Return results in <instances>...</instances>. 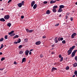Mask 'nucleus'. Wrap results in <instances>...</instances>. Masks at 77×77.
I'll return each mask as SVG.
<instances>
[{
  "label": "nucleus",
  "mask_w": 77,
  "mask_h": 77,
  "mask_svg": "<svg viewBox=\"0 0 77 77\" xmlns=\"http://www.w3.org/2000/svg\"><path fill=\"white\" fill-rule=\"evenodd\" d=\"M4 47V45H3V44H2L1 45V48H3Z\"/></svg>",
  "instance_id": "nucleus-38"
},
{
  "label": "nucleus",
  "mask_w": 77,
  "mask_h": 77,
  "mask_svg": "<svg viewBox=\"0 0 77 77\" xmlns=\"http://www.w3.org/2000/svg\"><path fill=\"white\" fill-rule=\"evenodd\" d=\"M75 36H77V33H74L71 35L72 38V39H73V38H74Z\"/></svg>",
  "instance_id": "nucleus-4"
},
{
  "label": "nucleus",
  "mask_w": 77,
  "mask_h": 77,
  "mask_svg": "<svg viewBox=\"0 0 77 77\" xmlns=\"http://www.w3.org/2000/svg\"><path fill=\"white\" fill-rule=\"evenodd\" d=\"M60 41H63V38L62 37H60Z\"/></svg>",
  "instance_id": "nucleus-42"
},
{
  "label": "nucleus",
  "mask_w": 77,
  "mask_h": 77,
  "mask_svg": "<svg viewBox=\"0 0 77 77\" xmlns=\"http://www.w3.org/2000/svg\"><path fill=\"white\" fill-rule=\"evenodd\" d=\"M61 16H62V15L60 14V15L59 16V17H61Z\"/></svg>",
  "instance_id": "nucleus-63"
},
{
  "label": "nucleus",
  "mask_w": 77,
  "mask_h": 77,
  "mask_svg": "<svg viewBox=\"0 0 77 77\" xmlns=\"http://www.w3.org/2000/svg\"><path fill=\"white\" fill-rule=\"evenodd\" d=\"M66 15H69V13H67L66 14Z\"/></svg>",
  "instance_id": "nucleus-53"
},
{
  "label": "nucleus",
  "mask_w": 77,
  "mask_h": 77,
  "mask_svg": "<svg viewBox=\"0 0 77 77\" xmlns=\"http://www.w3.org/2000/svg\"><path fill=\"white\" fill-rule=\"evenodd\" d=\"M75 60L76 61H77V56H76L75 57Z\"/></svg>",
  "instance_id": "nucleus-40"
},
{
  "label": "nucleus",
  "mask_w": 77,
  "mask_h": 77,
  "mask_svg": "<svg viewBox=\"0 0 77 77\" xmlns=\"http://www.w3.org/2000/svg\"><path fill=\"white\" fill-rule=\"evenodd\" d=\"M18 6L19 8H21L22 6V4L21 3H19L17 5Z\"/></svg>",
  "instance_id": "nucleus-12"
},
{
  "label": "nucleus",
  "mask_w": 77,
  "mask_h": 77,
  "mask_svg": "<svg viewBox=\"0 0 77 77\" xmlns=\"http://www.w3.org/2000/svg\"><path fill=\"white\" fill-rule=\"evenodd\" d=\"M59 58H61L62 57V55H61V54H59Z\"/></svg>",
  "instance_id": "nucleus-41"
},
{
  "label": "nucleus",
  "mask_w": 77,
  "mask_h": 77,
  "mask_svg": "<svg viewBox=\"0 0 77 77\" xmlns=\"http://www.w3.org/2000/svg\"><path fill=\"white\" fill-rule=\"evenodd\" d=\"M75 11L74 10H73L72 11V13H74V12Z\"/></svg>",
  "instance_id": "nucleus-55"
},
{
  "label": "nucleus",
  "mask_w": 77,
  "mask_h": 77,
  "mask_svg": "<svg viewBox=\"0 0 77 77\" xmlns=\"http://www.w3.org/2000/svg\"><path fill=\"white\" fill-rule=\"evenodd\" d=\"M18 37H19V36L18 35H16L14 36V38L15 39V38H18Z\"/></svg>",
  "instance_id": "nucleus-25"
},
{
  "label": "nucleus",
  "mask_w": 77,
  "mask_h": 77,
  "mask_svg": "<svg viewBox=\"0 0 77 77\" xmlns=\"http://www.w3.org/2000/svg\"><path fill=\"white\" fill-rule=\"evenodd\" d=\"M18 42H14V44H18Z\"/></svg>",
  "instance_id": "nucleus-47"
},
{
  "label": "nucleus",
  "mask_w": 77,
  "mask_h": 77,
  "mask_svg": "<svg viewBox=\"0 0 77 77\" xmlns=\"http://www.w3.org/2000/svg\"><path fill=\"white\" fill-rule=\"evenodd\" d=\"M47 14H50V11L49 10H47L46 12Z\"/></svg>",
  "instance_id": "nucleus-16"
},
{
  "label": "nucleus",
  "mask_w": 77,
  "mask_h": 77,
  "mask_svg": "<svg viewBox=\"0 0 77 77\" xmlns=\"http://www.w3.org/2000/svg\"><path fill=\"white\" fill-rule=\"evenodd\" d=\"M37 7V5L35 4L34 5L33 7V8L34 9H36Z\"/></svg>",
  "instance_id": "nucleus-14"
},
{
  "label": "nucleus",
  "mask_w": 77,
  "mask_h": 77,
  "mask_svg": "<svg viewBox=\"0 0 77 77\" xmlns=\"http://www.w3.org/2000/svg\"><path fill=\"white\" fill-rule=\"evenodd\" d=\"M3 54V53L2 52H0V55H2Z\"/></svg>",
  "instance_id": "nucleus-61"
},
{
  "label": "nucleus",
  "mask_w": 77,
  "mask_h": 77,
  "mask_svg": "<svg viewBox=\"0 0 77 77\" xmlns=\"http://www.w3.org/2000/svg\"><path fill=\"white\" fill-rule=\"evenodd\" d=\"M5 20L4 19V18H2L0 19V21H1L2 22H5Z\"/></svg>",
  "instance_id": "nucleus-9"
},
{
  "label": "nucleus",
  "mask_w": 77,
  "mask_h": 77,
  "mask_svg": "<svg viewBox=\"0 0 77 77\" xmlns=\"http://www.w3.org/2000/svg\"><path fill=\"white\" fill-rule=\"evenodd\" d=\"M48 2L47 1H45L43 3L44 4H47V3H48Z\"/></svg>",
  "instance_id": "nucleus-39"
},
{
  "label": "nucleus",
  "mask_w": 77,
  "mask_h": 77,
  "mask_svg": "<svg viewBox=\"0 0 77 77\" xmlns=\"http://www.w3.org/2000/svg\"><path fill=\"white\" fill-rule=\"evenodd\" d=\"M59 8H60V9H62L65 8V6H64L63 5H61L60 6Z\"/></svg>",
  "instance_id": "nucleus-10"
},
{
  "label": "nucleus",
  "mask_w": 77,
  "mask_h": 77,
  "mask_svg": "<svg viewBox=\"0 0 77 77\" xmlns=\"http://www.w3.org/2000/svg\"><path fill=\"white\" fill-rule=\"evenodd\" d=\"M26 32L27 33H32V32H33V30L31 29L29 30L28 29H26Z\"/></svg>",
  "instance_id": "nucleus-3"
},
{
  "label": "nucleus",
  "mask_w": 77,
  "mask_h": 77,
  "mask_svg": "<svg viewBox=\"0 0 77 77\" xmlns=\"http://www.w3.org/2000/svg\"><path fill=\"white\" fill-rule=\"evenodd\" d=\"M63 10L61 8H59L58 10V12H63Z\"/></svg>",
  "instance_id": "nucleus-11"
},
{
  "label": "nucleus",
  "mask_w": 77,
  "mask_h": 77,
  "mask_svg": "<svg viewBox=\"0 0 77 77\" xmlns=\"http://www.w3.org/2000/svg\"><path fill=\"white\" fill-rule=\"evenodd\" d=\"M41 44V42L40 41H38L35 42V44L36 45H40Z\"/></svg>",
  "instance_id": "nucleus-6"
},
{
  "label": "nucleus",
  "mask_w": 77,
  "mask_h": 77,
  "mask_svg": "<svg viewBox=\"0 0 77 77\" xmlns=\"http://www.w3.org/2000/svg\"><path fill=\"white\" fill-rule=\"evenodd\" d=\"M56 1H51L50 2V3L51 4H53V3H56Z\"/></svg>",
  "instance_id": "nucleus-21"
},
{
  "label": "nucleus",
  "mask_w": 77,
  "mask_h": 77,
  "mask_svg": "<svg viewBox=\"0 0 77 77\" xmlns=\"http://www.w3.org/2000/svg\"><path fill=\"white\" fill-rule=\"evenodd\" d=\"M72 77H75V75H73V76H72Z\"/></svg>",
  "instance_id": "nucleus-64"
},
{
  "label": "nucleus",
  "mask_w": 77,
  "mask_h": 77,
  "mask_svg": "<svg viewBox=\"0 0 77 77\" xmlns=\"http://www.w3.org/2000/svg\"><path fill=\"white\" fill-rule=\"evenodd\" d=\"M29 54H30V55L32 54V52H29Z\"/></svg>",
  "instance_id": "nucleus-59"
},
{
  "label": "nucleus",
  "mask_w": 77,
  "mask_h": 77,
  "mask_svg": "<svg viewBox=\"0 0 77 77\" xmlns=\"http://www.w3.org/2000/svg\"><path fill=\"white\" fill-rule=\"evenodd\" d=\"M26 60V58H23V59L22 62H25Z\"/></svg>",
  "instance_id": "nucleus-20"
},
{
  "label": "nucleus",
  "mask_w": 77,
  "mask_h": 77,
  "mask_svg": "<svg viewBox=\"0 0 77 77\" xmlns=\"http://www.w3.org/2000/svg\"><path fill=\"white\" fill-rule=\"evenodd\" d=\"M23 18H24V16L22 15L21 16V18H22V19H23Z\"/></svg>",
  "instance_id": "nucleus-45"
},
{
  "label": "nucleus",
  "mask_w": 77,
  "mask_h": 77,
  "mask_svg": "<svg viewBox=\"0 0 77 77\" xmlns=\"http://www.w3.org/2000/svg\"><path fill=\"white\" fill-rule=\"evenodd\" d=\"M14 63L15 65H17V62L16 61H14Z\"/></svg>",
  "instance_id": "nucleus-52"
},
{
  "label": "nucleus",
  "mask_w": 77,
  "mask_h": 77,
  "mask_svg": "<svg viewBox=\"0 0 77 77\" xmlns=\"http://www.w3.org/2000/svg\"><path fill=\"white\" fill-rule=\"evenodd\" d=\"M4 38H1L0 39V42H2V41H3Z\"/></svg>",
  "instance_id": "nucleus-29"
},
{
  "label": "nucleus",
  "mask_w": 77,
  "mask_h": 77,
  "mask_svg": "<svg viewBox=\"0 0 77 77\" xmlns=\"http://www.w3.org/2000/svg\"><path fill=\"white\" fill-rule=\"evenodd\" d=\"M75 47V46H73L72 47L70 48L69 50H68L67 51V53H68V55H70L72 53V51L73 50L74 48Z\"/></svg>",
  "instance_id": "nucleus-1"
},
{
  "label": "nucleus",
  "mask_w": 77,
  "mask_h": 77,
  "mask_svg": "<svg viewBox=\"0 0 77 77\" xmlns=\"http://www.w3.org/2000/svg\"><path fill=\"white\" fill-rule=\"evenodd\" d=\"M21 42V39L20 38H19L18 40H17V42L18 43H20Z\"/></svg>",
  "instance_id": "nucleus-27"
},
{
  "label": "nucleus",
  "mask_w": 77,
  "mask_h": 77,
  "mask_svg": "<svg viewBox=\"0 0 77 77\" xmlns=\"http://www.w3.org/2000/svg\"><path fill=\"white\" fill-rule=\"evenodd\" d=\"M9 18H10V16L9 15H6L4 17V18L5 19V20H8V19H9Z\"/></svg>",
  "instance_id": "nucleus-2"
},
{
  "label": "nucleus",
  "mask_w": 77,
  "mask_h": 77,
  "mask_svg": "<svg viewBox=\"0 0 77 77\" xmlns=\"http://www.w3.org/2000/svg\"><path fill=\"white\" fill-rule=\"evenodd\" d=\"M11 1H12V0H9L8 2V3H10Z\"/></svg>",
  "instance_id": "nucleus-50"
},
{
  "label": "nucleus",
  "mask_w": 77,
  "mask_h": 77,
  "mask_svg": "<svg viewBox=\"0 0 77 77\" xmlns=\"http://www.w3.org/2000/svg\"><path fill=\"white\" fill-rule=\"evenodd\" d=\"M4 69V68H3V69H0V71H2V70H3V69Z\"/></svg>",
  "instance_id": "nucleus-57"
},
{
  "label": "nucleus",
  "mask_w": 77,
  "mask_h": 77,
  "mask_svg": "<svg viewBox=\"0 0 77 77\" xmlns=\"http://www.w3.org/2000/svg\"><path fill=\"white\" fill-rule=\"evenodd\" d=\"M51 54H54V52H52Z\"/></svg>",
  "instance_id": "nucleus-54"
},
{
  "label": "nucleus",
  "mask_w": 77,
  "mask_h": 77,
  "mask_svg": "<svg viewBox=\"0 0 77 77\" xmlns=\"http://www.w3.org/2000/svg\"><path fill=\"white\" fill-rule=\"evenodd\" d=\"M59 25V23H57L55 25V26H58Z\"/></svg>",
  "instance_id": "nucleus-46"
},
{
  "label": "nucleus",
  "mask_w": 77,
  "mask_h": 77,
  "mask_svg": "<svg viewBox=\"0 0 77 77\" xmlns=\"http://www.w3.org/2000/svg\"><path fill=\"white\" fill-rule=\"evenodd\" d=\"M22 47H23L22 45H20L18 47V48H19L20 49V48H21Z\"/></svg>",
  "instance_id": "nucleus-33"
},
{
  "label": "nucleus",
  "mask_w": 77,
  "mask_h": 77,
  "mask_svg": "<svg viewBox=\"0 0 77 77\" xmlns=\"http://www.w3.org/2000/svg\"><path fill=\"white\" fill-rule=\"evenodd\" d=\"M73 67H76V66H77V63H75L74 64H73Z\"/></svg>",
  "instance_id": "nucleus-13"
},
{
  "label": "nucleus",
  "mask_w": 77,
  "mask_h": 77,
  "mask_svg": "<svg viewBox=\"0 0 77 77\" xmlns=\"http://www.w3.org/2000/svg\"><path fill=\"white\" fill-rule=\"evenodd\" d=\"M75 75L77 77V71L75 70L74 72Z\"/></svg>",
  "instance_id": "nucleus-22"
},
{
  "label": "nucleus",
  "mask_w": 77,
  "mask_h": 77,
  "mask_svg": "<svg viewBox=\"0 0 77 77\" xmlns=\"http://www.w3.org/2000/svg\"><path fill=\"white\" fill-rule=\"evenodd\" d=\"M33 49H31L29 51H33Z\"/></svg>",
  "instance_id": "nucleus-58"
},
{
  "label": "nucleus",
  "mask_w": 77,
  "mask_h": 77,
  "mask_svg": "<svg viewBox=\"0 0 77 77\" xmlns=\"http://www.w3.org/2000/svg\"><path fill=\"white\" fill-rule=\"evenodd\" d=\"M4 59H5V57H2L1 58V61H3V60H4Z\"/></svg>",
  "instance_id": "nucleus-28"
},
{
  "label": "nucleus",
  "mask_w": 77,
  "mask_h": 77,
  "mask_svg": "<svg viewBox=\"0 0 77 77\" xmlns=\"http://www.w3.org/2000/svg\"><path fill=\"white\" fill-rule=\"evenodd\" d=\"M58 41H60V37H59L58 38Z\"/></svg>",
  "instance_id": "nucleus-43"
},
{
  "label": "nucleus",
  "mask_w": 77,
  "mask_h": 77,
  "mask_svg": "<svg viewBox=\"0 0 77 77\" xmlns=\"http://www.w3.org/2000/svg\"><path fill=\"white\" fill-rule=\"evenodd\" d=\"M5 38L6 39H8V35H6L5 36Z\"/></svg>",
  "instance_id": "nucleus-35"
},
{
  "label": "nucleus",
  "mask_w": 77,
  "mask_h": 77,
  "mask_svg": "<svg viewBox=\"0 0 77 77\" xmlns=\"http://www.w3.org/2000/svg\"><path fill=\"white\" fill-rule=\"evenodd\" d=\"M35 1H32L31 3V7H33V5H35Z\"/></svg>",
  "instance_id": "nucleus-5"
},
{
  "label": "nucleus",
  "mask_w": 77,
  "mask_h": 77,
  "mask_svg": "<svg viewBox=\"0 0 77 77\" xmlns=\"http://www.w3.org/2000/svg\"><path fill=\"white\" fill-rule=\"evenodd\" d=\"M75 53H74V52H72V57H74V56H75Z\"/></svg>",
  "instance_id": "nucleus-17"
},
{
  "label": "nucleus",
  "mask_w": 77,
  "mask_h": 77,
  "mask_svg": "<svg viewBox=\"0 0 77 77\" xmlns=\"http://www.w3.org/2000/svg\"><path fill=\"white\" fill-rule=\"evenodd\" d=\"M42 37H43V39H45V38H46V36H45V35H44V36H43Z\"/></svg>",
  "instance_id": "nucleus-51"
},
{
  "label": "nucleus",
  "mask_w": 77,
  "mask_h": 77,
  "mask_svg": "<svg viewBox=\"0 0 77 77\" xmlns=\"http://www.w3.org/2000/svg\"><path fill=\"white\" fill-rule=\"evenodd\" d=\"M70 20H71L72 21L73 20V18L72 17H71Z\"/></svg>",
  "instance_id": "nucleus-48"
},
{
  "label": "nucleus",
  "mask_w": 77,
  "mask_h": 77,
  "mask_svg": "<svg viewBox=\"0 0 77 77\" xmlns=\"http://www.w3.org/2000/svg\"><path fill=\"white\" fill-rule=\"evenodd\" d=\"M68 16L67 15H66V18L65 19H68Z\"/></svg>",
  "instance_id": "nucleus-49"
},
{
  "label": "nucleus",
  "mask_w": 77,
  "mask_h": 77,
  "mask_svg": "<svg viewBox=\"0 0 77 77\" xmlns=\"http://www.w3.org/2000/svg\"><path fill=\"white\" fill-rule=\"evenodd\" d=\"M24 41H25V42H27V41H28V39H27V38H26L24 39Z\"/></svg>",
  "instance_id": "nucleus-37"
},
{
  "label": "nucleus",
  "mask_w": 77,
  "mask_h": 77,
  "mask_svg": "<svg viewBox=\"0 0 77 77\" xmlns=\"http://www.w3.org/2000/svg\"><path fill=\"white\" fill-rule=\"evenodd\" d=\"M57 39V37H56L55 38V39Z\"/></svg>",
  "instance_id": "nucleus-62"
},
{
  "label": "nucleus",
  "mask_w": 77,
  "mask_h": 77,
  "mask_svg": "<svg viewBox=\"0 0 77 77\" xmlns=\"http://www.w3.org/2000/svg\"><path fill=\"white\" fill-rule=\"evenodd\" d=\"M60 62H62V61H63V57H61V58H60Z\"/></svg>",
  "instance_id": "nucleus-31"
},
{
  "label": "nucleus",
  "mask_w": 77,
  "mask_h": 77,
  "mask_svg": "<svg viewBox=\"0 0 77 77\" xmlns=\"http://www.w3.org/2000/svg\"><path fill=\"white\" fill-rule=\"evenodd\" d=\"M57 70V68L55 67H53L52 68L51 71H55V70Z\"/></svg>",
  "instance_id": "nucleus-8"
},
{
  "label": "nucleus",
  "mask_w": 77,
  "mask_h": 77,
  "mask_svg": "<svg viewBox=\"0 0 77 77\" xmlns=\"http://www.w3.org/2000/svg\"><path fill=\"white\" fill-rule=\"evenodd\" d=\"M29 53V51L28 50H26L25 51V54L26 56H28Z\"/></svg>",
  "instance_id": "nucleus-7"
},
{
  "label": "nucleus",
  "mask_w": 77,
  "mask_h": 77,
  "mask_svg": "<svg viewBox=\"0 0 77 77\" xmlns=\"http://www.w3.org/2000/svg\"><path fill=\"white\" fill-rule=\"evenodd\" d=\"M40 57H41V58L44 57V55L42 54H41L40 55Z\"/></svg>",
  "instance_id": "nucleus-36"
},
{
  "label": "nucleus",
  "mask_w": 77,
  "mask_h": 77,
  "mask_svg": "<svg viewBox=\"0 0 77 77\" xmlns=\"http://www.w3.org/2000/svg\"><path fill=\"white\" fill-rule=\"evenodd\" d=\"M7 26H8V27H11V23H8L7 24Z\"/></svg>",
  "instance_id": "nucleus-24"
},
{
  "label": "nucleus",
  "mask_w": 77,
  "mask_h": 77,
  "mask_svg": "<svg viewBox=\"0 0 77 77\" xmlns=\"http://www.w3.org/2000/svg\"><path fill=\"white\" fill-rule=\"evenodd\" d=\"M58 7L57 5H55L53 7V9H57V8Z\"/></svg>",
  "instance_id": "nucleus-23"
},
{
  "label": "nucleus",
  "mask_w": 77,
  "mask_h": 77,
  "mask_svg": "<svg viewBox=\"0 0 77 77\" xmlns=\"http://www.w3.org/2000/svg\"><path fill=\"white\" fill-rule=\"evenodd\" d=\"M69 69V66H67L66 67V70H68Z\"/></svg>",
  "instance_id": "nucleus-26"
},
{
  "label": "nucleus",
  "mask_w": 77,
  "mask_h": 77,
  "mask_svg": "<svg viewBox=\"0 0 77 77\" xmlns=\"http://www.w3.org/2000/svg\"><path fill=\"white\" fill-rule=\"evenodd\" d=\"M57 10L56 9L53 8L52 9V11L53 12H55V13H56V12H57Z\"/></svg>",
  "instance_id": "nucleus-18"
},
{
  "label": "nucleus",
  "mask_w": 77,
  "mask_h": 77,
  "mask_svg": "<svg viewBox=\"0 0 77 77\" xmlns=\"http://www.w3.org/2000/svg\"><path fill=\"white\" fill-rule=\"evenodd\" d=\"M56 63H54V65H57V64H56Z\"/></svg>",
  "instance_id": "nucleus-60"
},
{
  "label": "nucleus",
  "mask_w": 77,
  "mask_h": 77,
  "mask_svg": "<svg viewBox=\"0 0 77 77\" xmlns=\"http://www.w3.org/2000/svg\"><path fill=\"white\" fill-rule=\"evenodd\" d=\"M14 33V31H12L11 32H9L8 34L9 35H11V34H12Z\"/></svg>",
  "instance_id": "nucleus-15"
},
{
  "label": "nucleus",
  "mask_w": 77,
  "mask_h": 77,
  "mask_svg": "<svg viewBox=\"0 0 77 77\" xmlns=\"http://www.w3.org/2000/svg\"><path fill=\"white\" fill-rule=\"evenodd\" d=\"M62 44H65L66 43V41L65 40H63L62 42Z\"/></svg>",
  "instance_id": "nucleus-32"
},
{
  "label": "nucleus",
  "mask_w": 77,
  "mask_h": 77,
  "mask_svg": "<svg viewBox=\"0 0 77 77\" xmlns=\"http://www.w3.org/2000/svg\"><path fill=\"white\" fill-rule=\"evenodd\" d=\"M77 50H74L73 52L75 54V53L77 52Z\"/></svg>",
  "instance_id": "nucleus-44"
},
{
  "label": "nucleus",
  "mask_w": 77,
  "mask_h": 77,
  "mask_svg": "<svg viewBox=\"0 0 77 77\" xmlns=\"http://www.w3.org/2000/svg\"><path fill=\"white\" fill-rule=\"evenodd\" d=\"M23 52H24V51H20L19 52V54H23Z\"/></svg>",
  "instance_id": "nucleus-19"
},
{
  "label": "nucleus",
  "mask_w": 77,
  "mask_h": 77,
  "mask_svg": "<svg viewBox=\"0 0 77 77\" xmlns=\"http://www.w3.org/2000/svg\"><path fill=\"white\" fill-rule=\"evenodd\" d=\"M52 47H54V45H52Z\"/></svg>",
  "instance_id": "nucleus-56"
},
{
  "label": "nucleus",
  "mask_w": 77,
  "mask_h": 77,
  "mask_svg": "<svg viewBox=\"0 0 77 77\" xmlns=\"http://www.w3.org/2000/svg\"><path fill=\"white\" fill-rule=\"evenodd\" d=\"M54 42L55 43H57L58 42V40L57 39H55L54 40Z\"/></svg>",
  "instance_id": "nucleus-34"
},
{
  "label": "nucleus",
  "mask_w": 77,
  "mask_h": 77,
  "mask_svg": "<svg viewBox=\"0 0 77 77\" xmlns=\"http://www.w3.org/2000/svg\"><path fill=\"white\" fill-rule=\"evenodd\" d=\"M21 4H22V5H24V1H22Z\"/></svg>",
  "instance_id": "nucleus-30"
}]
</instances>
